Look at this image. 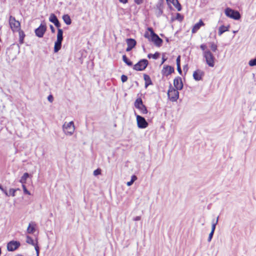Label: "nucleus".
I'll return each mask as SVG.
<instances>
[{"label":"nucleus","mask_w":256,"mask_h":256,"mask_svg":"<svg viewBox=\"0 0 256 256\" xmlns=\"http://www.w3.org/2000/svg\"><path fill=\"white\" fill-rule=\"evenodd\" d=\"M47 30V26L44 20L42 22L40 26L34 30V33L36 36L39 38H42L44 36L45 32Z\"/></svg>","instance_id":"obj_8"},{"label":"nucleus","mask_w":256,"mask_h":256,"mask_svg":"<svg viewBox=\"0 0 256 256\" xmlns=\"http://www.w3.org/2000/svg\"><path fill=\"white\" fill-rule=\"evenodd\" d=\"M238 32V31H235V30H234V31H233V32H234V34H236V32Z\"/></svg>","instance_id":"obj_62"},{"label":"nucleus","mask_w":256,"mask_h":256,"mask_svg":"<svg viewBox=\"0 0 256 256\" xmlns=\"http://www.w3.org/2000/svg\"><path fill=\"white\" fill-rule=\"evenodd\" d=\"M160 36H164V34H160Z\"/></svg>","instance_id":"obj_63"},{"label":"nucleus","mask_w":256,"mask_h":256,"mask_svg":"<svg viewBox=\"0 0 256 256\" xmlns=\"http://www.w3.org/2000/svg\"><path fill=\"white\" fill-rule=\"evenodd\" d=\"M134 3L138 5H140L143 3L144 0H134Z\"/></svg>","instance_id":"obj_50"},{"label":"nucleus","mask_w":256,"mask_h":256,"mask_svg":"<svg viewBox=\"0 0 256 256\" xmlns=\"http://www.w3.org/2000/svg\"><path fill=\"white\" fill-rule=\"evenodd\" d=\"M204 24L202 20H200L199 22L196 23L192 27V34H194L202 26H204Z\"/></svg>","instance_id":"obj_16"},{"label":"nucleus","mask_w":256,"mask_h":256,"mask_svg":"<svg viewBox=\"0 0 256 256\" xmlns=\"http://www.w3.org/2000/svg\"><path fill=\"white\" fill-rule=\"evenodd\" d=\"M230 28V26L229 25L226 26L222 25L218 28V34L221 36L224 32L229 31Z\"/></svg>","instance_id":"obj_21"},{"label":"nucleus","mask_w":256,"mask_h":256,"mask_svg":"<svg viewBox=\"0 0 256 256\" xmlns=\"http://www.w3.org/2000/svg\"><path fill=\"white\" fill-rule=\"evenodd\" d=\"M248 64L250 66H256V58L251 59L248 62Z\"/></svg>","instance_id":"obj_38"},{"label":"nucleus","mask_w":256,"mask_h":256,"mask_svg":"<svg viewBox=\"0 0 256 256\" xmlns=\"http://www.w3.org/2000/svg\"><path fill=\"white\" fill-rule=\"evenodd\" d=\"M180 58L181 56L180 55L178 56L176 59V66L180 65Z\"/></svg>","instance_id":"obj_46"},{"label":"nucleus","mask_w":256,"mask_h":256,"mask_svg":"<svg viewBox=\"0 0 256 256\" xmlns=\"http://www.w3.org/2000/svg\"><path fill=\"white\" fill-rule=\"evenodd\" d=\"M175 18L174 17H172L171 18V20H170V22H173L175 20H176V19H174Z\"/></svg>","instance_id":"obj_58"},{"label":"nucleus","mask_w":256,"mask_h":256,"mask_svg":"<svg viewBox=\"0 0 256 256\" xmlns=\"http://www.w3.org/2000/svg\"><path fill=\"white\" fill-rule=\"evenodd\" d=\"M136 82L137 84H138V82Z\"/></svg>","instance_id":"obj_64"},{"label":"nucleus","mask_w":256,"mask_h":256,"mask_svg":"<svg viewBox=\"0 0 256 256\" xmlns=\"http://www.w3.org/2000/svg\"><path fill=\"white\" fill-rule=\"evenodd\" d=\"M48 100L50 102H52L53 101H54V96L52 94H50L48 96Z\"/></svg>","instance_id":"obj_49"},{"label":"nucleus","mask_w":256,"mask_h":256,"mask_svg":"<svg viewBox=\"0 0 256 256\" xmlns=\"http://www.w3.org/2000/svg\"><path fill=\"white\" fill-rule=\"evenodd\" d=\"M166 41L167 42H168V40H168V38H166Z\"/></svg>","instance_id":"obj_60"},{"label":"nucleus","mask_w":256,"mask_h":256,"mask_svg":"<svg viewBox=\"0 0 256 256\" xmlns=\"http://www.w3.org/2000/svg\"><path fill=\"white\" fill-rule=\"evenodd\" d=\"M224 14L227 17L236 20H240L242 17L238 11L228 7L224 10Z\"/></svg>","instance_id":"obj_5"},{"label":"nucleus","mask_w":256,"mask_h":256,"mask_svg":"<svg viewBox=\"0 0 256 256\" xmlns=\"http://www.w3.org/2000/svg\"><path fill=\"white\" fill-rule=\"evenodd\" d=\"M204 75V72L198 69L193 72V78L196 81H200L202 80Z\"/></svg>","instance_id":"obj_14"},{"label":"nucleus","mask_w":256,"mask_h":256,"mask_svg":"<svg viewBox=\"0 0 256 256\" xmlns=\"http://www.w3.org/2000/svg\"><path fill=\"white\" fill-rule=\"evenodd\" d=\"M122 59L123 62L128 66H133L132 62L126 56V54L122 56Z\"/></svg>","instance_id":"obj_25"},{"label":"nucleus","mask_w":256,"mask_h":256,"mask_svg":"<svg viewBox=\"0 0 256 256\" xmlns=\"http://www.w3.org/2000/svg\"><path fill=\"white\" fill-rule=\"evenodd\" d=\"M144 79L145 81L144 88H146L149 86L152 85L153 83L149 75L144 74Z\"/></svg>","instance_id":"obj_18"},{"label":"nucleus","mask_w":256,"mask_h":256,"mask_svg":"<svg viewBox=\"0 0 256 256\" xmlns=\"http://www.w3.org/2000/svg\"><path fill=\"white\" fill-rule=\"evenodd\" d=\"M132 48H134L128 46L126 48V52H130Z\"/></svg>","instance_id":"obj_56"},{"label":"nucleus","mask_w":256,"mask_h":256,"mask_svg":"<svg viewBox=\"0 0 256 256\" xmlns=\"http://www.w3.org/2000/svg\"><path fill=\"white\" fill-rule=\"evenodd\" d=\"M137 178H138L136 175H134V174L132 175L131 176L130 180L127 182L126 185L128 186H131L133 184L134 182L137 180Z\"/></svg>","instance_id":"obj_32"},{"label":"nucleus","mask_w":256,"mask_h":256,"mask_svg":"<svg viewBox=\"0 0 256 256\" xmlns=\"http://www.w3.org/2000/svg\"><path fill=\"white\" fill-rule=\"evenodd\" d=\"M34 246V249L36 251V256H39L40 248L38 246V240H36V244Z\"/></svg>","instance_id":"obj_35"},{"label":"nucleus","mask_w":256,"mask_h":256,"mask_svg":"<svg viewBox=\"0 0 256 256\" xmlns=\"http://www.w3.org/2000/svg\"><path fill=\"white\" fill-rule=\"evenodd\" d=\"M174 72V67L169 65H164L161 73L163 76H168Z\"/></svg>","instance_id":"obj_12"},{"label":"nucleus","mask_w":256,"mask_h":256,"mask_svg":"<svg viewBox=\"0 0 256 256\" xmlns=\"http://www.w3.org/2000/svg\"><path fill=\"white\" fill-rule=\"evenodd\" d=\"M179 94L178 90L174 89L172 84L170 83L168 90V98L172 102H176L179 98Z\"/></svg>","instance_id":"obj_1"},{"label":"nucleus","mask_w":256,"mask_h":256,"mask_svg":"<svg viewBox=\"0 0 256 256\" xmlns=\"http://www.w3.org/2000/svg\"><path fill=\"white\" fill-rule=\"evenodd\" d=\"M147 30L150 32V42H153L156 46L160 47L162 46L163 40L154 32L153 28L152 27H148Z\"/></svg>","instance_id":"obj_2"},{"label":"nucleus","mask_w":256,"mask_h":256,"mask_svg":"<svg viewBox=\"0 0 256 256\" xmlns=\"http://www.w3.org/2000/svg\"><path fill=\"white\" fill-rule=\"evenodd\" d=\"M163 14V9H156V15L157 18L160 17Z\"/></svg>","instance_id":"obj_37"},{"label":"nucleus","mask_w":256,"mask_h":256,"mask_svg":"<svg viewBox=\"0 0 256 256\" xmlns=\"http://www.w3.org/2000/svg\"><path fill=\"white\" fill-rule=\"evenodd\" d=\"M141 219V216H136V217H134L133 218V220L134 221H138V220H140Z\"/></svg>","instance_id":"obj_54"},{"label":"nucleus","mask_w":256,"mask_h":256,"mask_svg":"<svg viewBox=\"0 0 256 256\" xmlns=\"http://www.w3.org/2000/svg\"><path fill=\"white\" fill-rule=\"evenodd\" d=\"M62 18L64 22L66 25H70L72 22V20L70 17V16L68 14H64L62 16Z\"/></svg>","instance_id":"obj_23"},{"label":"nucleus","mask_w":256,"mask_h":256,"mask_svg":"<svg viewBox=\"0 0 256 256\" xmlns=\"http://www.w3.org/2000/svg\"><path fill=\"white\" fill-rule=\"evenodd\" d=\"M50 29L51 32L52 34L55 33V32H56L55 28L52 24L50 25Z\"/></svg>","instance_id":"obj_53"},{"label":"nucleus","mask_w":256,"mask_h":256,"mask_svg":"<svg viewBox=\"0 0 256 256\" xmlns=\"http://www.w3.org/2000/svg\"><path fill=\"white\" fill-rule=\"evenodd\" d=\"M174 19H176V20L181 22L184 20V16L180 13H176V16L175 17Z\"/></svg>","instance_id":"obj_33"},{"label":"nucleus","mask_w":256,"mask_h":256,"mask_svg":"<svg viewBox=\"0 0 256 256\" xmlns=\"http://www.w3.org/2000/svg\"><path fill=\"white\" fill-rule=\"evenodd\" d=\"M140 94H138L137 95L138 98L134 102V106L140 112L141 114H146L148 113V110L146 106L143 104L142 98L138 96Z\"/></svg>","instance_id":"obj_3"},{"label":"nucleus","mask_w":256,"mask_h":256,"mask_svg":"<svg viewBox=\"0 0 256 256\" xmlns=\"http://www.w3.org/2000/svg\"><path fill=\"white\" fill-rule=\"evenodd\" d=\"M168 5L172 4L173 6L177 9L178 11L180 12L182 10V6L178 0H166Z\"/></svg>","instance_id":"obj_15"},{"label":"nucleus","mask_w":256,"mask_h":256,"mask_svg":"<svg viewBox=\"0 0 256 256\" xmlns=\"http://www.w3.org/2000/svg\"><path fill=\"white\" fill-rule=\"evenodd\" d=\"M121 80L124 83L127 81L128 78V76L125 74H122L121 76Z\"/></svg>","instance_id":"obj_41"},{"label":"nucleus","mask_w":256,"mask_h":256,"mask_svg":"<svg viewBox=\"0 0 256 256\" xmlns=\"http://www.w3.org/2000/svg\"><path fill=\"white\" fill-rule=\"evenodd\" d=\"M183 70H184V73H185V74H186V73L187 72L188 70V64H185L184 66Z\"/></svg>","instance_id":"obj_52"},{"label":"nucleus","mask_w":256,"mask_h":256,"mask_svg":"<svg viewBox=\"0 0 256 256\" xmlns=\"http://www.w3.org/2000/svg\"><path fill=\"white\" fill-rule=\"evenodd\" d=\"M203 56L206 59V64L210 67H214L216 58L212 52L209 50H207L203 52Z\"/></svg>","instance_id":"obj_4"},{"label":"nucleus","mask_w":256,"mask_h":256,"mask_svg":"<svg viewBox=\"0 0 256 256\" xmlns=\"http://www.w3.org/2000/svg\"><path fill=\"white\" fill-rule=\"evenodd\" d=\"M200 48L204 52V51H206V50L207 48V46H206V44H200Z\"/></svg>","instance_id":"obj_45"},{"label":"nucleus","mask_w":256,"mask_h":256,"mask_svg":"<svg viewBox=\"0 0 256 256\" xmlns=\"http://www.w3.org/2000/svg\"><path fill=\"white\" fill-rule=\"evenodd\" d=\"M63 34V30L61 28H58V33L56 36V40L62 41L64 38Z\"/></svg>","instance_id":"obj_28"},{"label":"nucleus","mask_w":256,"mask_h":256,"mask_svg":"<svg viewBox=\"0 0 256 256\" xmlns=\"http://www.w3.org/2000/svg\"><path fill=\"white\" fill-rule=\"evenodd\" d=\"M168 6L169 8H170V10H172V6L170 5H170H168Z\"/></svg>","instance_id":"obj_59"},{"label":"nucleus","mask_w":256,"mask_h":256,"mask_svg":"<svg viewBox=\"0 0 256 256\" xmlns=\"http://www.w3.org/2000/svg\"><path fill=\"white\" fill-rule=\"evenodd\" d=\"M59 20H58L56 16L54 14L52 13L50 14V17H49V21L52 24H54L56 22H58Z\"/></svg>","instance_id":"obj_27"},{"label":"nucleus","mask_w":256,"mask_h":256,"mask_svg":"<svg viewBox=\"0 0 256 256\" xmlns=\"http://www.w3.org/2000/svg\"><path fill=\"white\" fill-rule=\"evenodd\" d=\"M36 230V224L34 222H31L29 224L27 228V232L29 234H33Z\"/></svg>","instance_id":"obj_17"},{"label":"nucleus","mask_w":256,"mask_h":256,"mask_svg":"<svg viewBox=\"0 0 256 256\" xmlns=\"http://www.w3.org/2000/svg\"><path fill=\"white\" fill-rule=\"evenodd\" d=\"M18 190H20V188H10L9 190V192H8V196H16V192Z\"/></svg>","instance_id":"obj_30"},{"label":"nucleus","mask_w":256,"mask_h":256,"mask_svg":"<svg viewBox=\"0 0 256 256\" xmlns=\"http://www.w3.org/2000/svg\"><path fill=\"white\" fill-rule=\"evenodd\" d=\"M62 129L66 134L70 136L72 135L75 130L74 122L72 121L68 123L65 122L63 124Z\"/></svg>","instance_id":"obj_9"},{"label":"nucleus","mask_w":256,"mask_h":256,"mask_svg":"<svg viewBox=\"0 0 256 256\" xmlns=\"http://www.w3.org/2000/svg\"><path fill=\"white\" fill-rule=\"evenodd\" d=\"M219 216H218L216 218V220H215L214 219H213L212 220V229L211 232H214L216 230V226L217 225L218 221Z\"/></svg>","instance_id":"obj_29"},{"label":"nucleus","mask_w":256,"mask_h":256,"mask_svg":"<svg viewBox=\"0 0 256 256\" xmlns=\"http://www.w3.org/2000/svg\"><path fill=\"white\" fill-rule=\"evenodd\" d=\"M176 66H177V70H178V74L180 75H182V72L180 65Z\"/></svg>","instance_id":"obj_48"},{"label":"nucleus","mask_w":256,"mask_h":256,"mask_svg":"<svg viewBox=\"0 0 256 256\" xmlns=\"http://www.w3.org/2000/svg\"><path fill=\"white\" fill-rule=\"evenodd\" d=\"M22 188L24 194L31 195L30 192L27 189L25 184H22Z\"/></svg>","instance_id":"obj_36"},{"label":"nucleus","mask_w":256,"mask_h":256,"mask_svg":"<svg viewBox=\"0 0 256 256\" xmlns=\"http://www.w3.org/2000/svg\"><path fill=\"white\" fill-rule=\"evenodd\" d=\"M160 53L158 52H156L154 54H148L147 57L150 59L152 58L154 60H157L160 57Z\"/></svg>","instance_id":"obj_26"},{"label":"nucleus","mask_w":256,"mask_h":256,"mask_svg":"<svg viewBox=\"0 0 256 256\" xmlns=\"http://www.w3.org/2000/svg\"><path fill=\"white\" fill-rule=\"evenodd\" d=\"M126 42L128 46L134 48L136 45V41L132 38H128L126 39Z\"/></svg>","instance_id":"obj_22"},{"label":"nucleus","mask_w":256,"mask_h":256,"mask_svg":"<svg viewBox=\"0 0 256 256\" xmlns=\"http://www.w3.org/2000/svg\"><path fill=\"white\" fill-rule=\"evenodd\" d=\"M32 176L31 174H28V172H24L23 176L21 177L20 179L19 180V182H20L22 185L25 184L26 183V180L28 178Z\"/></svg>","instance_id":"obj_20"},{"label":"nucleus","mask_w":256,"mask_h":256,"mask_svg":"<svg viewBox=\"0 0 256 256\" xmlns=\"http://www.w3.org/2000/svg\"><path fill=\"white\" fill-rule=\"evenodd\" d=\"M214 232H210L209 234V235H208V242H210L212 238H213V236H214Z\"/></svg>","instance_id":"obj_42"},{"label":"nucleus","mask_w":256,"mask_h":256,"mask_svg":"<svg viewBox=\"0 0 256 256\" xmlns=\"http://www.w3.org/2000/svg\"><path fill=\"white\" fill-rule=\"evenodd\" d=\"M163 9L164 8V4H156V9Z\"/></svg>","instance_id":"obj_47"},{"label":"nucleus","mask_w":256,"mask_h":256,"mask_svg":"<svg viewBox=\"0 0 256 256\" xmlns=\"http://www.w3.org/2000/svg\"><path fill=\"white\" fill-rule=\"evenodd\" d=\"M20 242L18 240H12L7 244V250L8 252H14L19 248Z\"/></svg>","instance_id":"obj_10"},{"label":"nucleus","mask_w":256,"mask_h":256,"mask_svg":"<svg viewBox=\"0 0 256 256\" xmlns=\"http://www.w3.org/2000/svg\"><path fill=\"white\" fill-rule=\"evenodd\" d=\"M142 48H143V50H144H144H146V49H145V48H144V46H142Z\"/></svg>","instance_id":"obj_61"},{"label":"nucleus","mask_w":256,"mask_h":256,"mask_svg":"<svg viewBox=\"0 0 256 256\" xmlns=\"http://www.w3.org/2000/svg\"><path fill=\"white\" fill-rule=\"evenodd\" d=\"M0 190L2 192L6 195L8 196V192L7 191L6 188H4V186L0 184Z\"/></svg>","instance_id":"obj_40"},{"label":"nucleus","mask_w":256,"mask_h":256,"mask_svg":"<svg viewBox=\"0 0 256 256\" xmlns=\"http://www.w3.org/2000/svg\"><path fill=\"white\" fill-rule=\"evenodd\" d=\"M10 24L12 30L14 32L20 30V24L18 20H16L14 17L10 16Z\"/></svg>","instance_id":"obj_11"},{"label":"nucleus","mask_w":256,"mask_h":256,"mask_svg":"<svg viewBox=\"0 0 256 256\" xmlns=\"http://www.w3.org/2000/svg\"><path fill=\"white\" fill-rule=\"evenodd\" d=\"M102 174V170L100 168H98L95 170L93 172V174L94 176H98Z\"/></svg>","instance_id":"obj_39"},{"label":"nucleus","mask_w":256,"mask_h":256,"mask_svg":"<svg viewBox=\"0 0 256 256\" xmlns=\"http://www.w3.org/2000/svg\"><path fill=\"white\" fill-rule=\"evenodd\" d=\"M134 116L136 117L137 126L139 128L144 129L148 126V123L144 117L138 115L136 111H134Z\"/></svg>","instance_id":"obj_7"},{"label":"nucleus","mask_w":256,"mask_h":256,"mask_svg":"<svg viewBox=\"0 0 256 256\" xmlns=\"http://www.w3.org/2000/svg\"><path fill=\"white\" fill-rule=\"evenodd\" d=\"M148 64L149 62L147 59L142 58L134 64L132 68L136 71H143L148 67Z\"/></svg>","instance_id":"obj_6"},{"label":"nucleus","mask_w":256,"mask_h":256,"mask_svg":"<svg viewBox=\"0 0 256 256\" xmlns=\"http://www.w3.org/2000/svg\"><path fill=\"white\" fill-rule=\"evenodd\" d=\"M26 238V242L28 244H30L34 246L36 244V243L34 242V240L30 236H27Z\"/></svg>","instance_id":"obj_31"},{"label":"nucleus","mask_w":256,"mask_h":256,"mask_svg":"<svg viewBox=\"0 0 256 256\" xmlns=\"http://www.w3.org/2000/svg\"><path fill=\"white\" fill-rule=\"evenodd\" d=\"M210 48L213 52H216L218 50V46L214 42L210 43Z\"/></svg>","instance_id":"obj_34"},{"label":"nucleus","mask_w":256,"mask_h":256,"mask_svg":"<svg viewBox=\"0 0 256 256\" xmlns=\"http://www.w3.org/2000/svg\"><path fill=\"white\" fill-rule=\"evenodd\" d=\"M54 25L56 26V27L57 28L58 30V28H60L61 26V24L59 20L58 22H56V23H54Z\"/></svg>","instance_id":"obj_51"},{"label":"nucleus","mask_w":256,"mask_h":256,"mask_svg":"<svg viewBox=\"0 0 256 256\" xmlns=\"http://www.w3.org/2000/svg\"><path fill=\"white\" fill-rule=\"evenodd\" d=\"M144 38H148L149 41H150V34L148 32H146L144 34Z\"/></svg>","instance_id":"obj_44"},{"label":"nucleus","mask_w":256,"mask_h":256,"mask_svg":"<svg viewBox=\"0 0 256 256\" xmlns=\"http://www.w3.org/2000/svg\"><path fill=\"white\" fill-rule=\"evenodd\" d=\"M164 0H158V4H164Z\"/></svg>","instance_id":"obj_57"},{"label":"nucleus","mask_w":256,"mask_h":256,"mask_svg":"<svg viewBox=\"0 0 256 256\" xmlns=\"http://www.w3.org/2000/svg\"><path fill=\"white\" fill-rule=\"evenodd\" d=\"M18 32L19 34V42L20 44H22L24 42V38L26 36V34L24 32L20 29Z\"/></svg>","instance_id":"obj_24"},{"label":"nucleus","mask_w":256,"mask_h":256,"mask_svg":"<svg viewBox=\"0 0 256 256\" xmlns=\"http://www.w3.org/2000/svg\"><path fill=\"white\" fill-rule=\"evenodd\" d=\"M62 41L56 40L54 42V53L58 52L62 48Z\"/></svg>","instance_id":"obj_19"},{"label":"nucleus","mask_w":256,"mask_h":256,"mask_svg":"<svg viewBox=\"0 0 256 256\" xmlns=\"http://www.w3.org/2000/svg\"><path fill=\"white\" fill-rule=\"evenodd\" d=\"M168 60V58H166L165 56V54L163 53L162 55V62L160 64H162L166 60Z\"/></svg>","instance_id":"obj_43"},{"label":"nucleus","mask_w":256,"mask_h":256,"mask_svg":"<svg viewBox=\"0 0 256 256\" xmlns=\"http://www.w3.org/2000/svg\"><path fill=\"white\" fill-rule=\"evenodd\" d=\"M120 3L126 4L128 2V0H118Z\"/></svg>","instance_id":"obj_55"},{"label":"nucleus","mask_w":256,"mask_h":256,"mask_svg":"<svg viewBox=\"0 0 256 256\" xmlns=\"http://www.w3.org/2000/svg\"><path fill=\"white\" fill-rule=\"evenodd\" d=\"M174 88L178 90H182L184 88L182 79L180 76H176L174 80Z\"/></svg>","instance_id":"obj_13"}]
</instances>
